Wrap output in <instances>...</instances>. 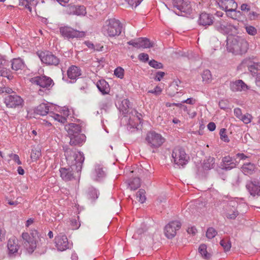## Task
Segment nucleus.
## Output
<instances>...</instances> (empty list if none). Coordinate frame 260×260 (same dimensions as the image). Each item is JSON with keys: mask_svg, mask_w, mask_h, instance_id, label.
<instances>
[{"mask_svg": "<svg viewBox=\"0 0 260 260\" xmlns=\"http://www.w3.org/2000/svg\"><path fill=\"white\" fill-rule=\"evenodd\" d=\"M63 149L67 160L72 165L68 168H60L59 172L62 180L68 181L74 179L76 176H80L85 157L83 152H76L75 149H71L67 146H63Z\"/></svg>", "mask_w": 260, "mask_h": 260, "instance_id": "nucleus-1", "label": "nucleus"}, {"mask_svg": "<svg viewBox=\"0 0 260 260\" xmlns=\"http://www.w3.org/2000/svg\"><path fill=\"white\" fill-rule=\"evenodd\" d=\"M226 48L233 53L243 54L247 51L248 43L244 39L237 36L227 40Z\"/></svg>", "mask_w": 260, "mask_h": 260, "instance_id": "nucleus-2", "label": "nucleus"}, {"mask_svg": "<svg viewBox=\"0 0 260 260\" xmlns=\"http://www.w3.org/2000/svg\"><path fill=\"white\" fill-rule=\"evenodd\" d=\"M122 24L119 20L111 18L107 20L102 27L103 34L108 37L119 36L122 31Z\"/></svg>", "mask_w": 260, "mask_h": 260, "instance_id": "nucleus-3", "label": "nucleus"}, {"mask_svg": "<svg viewBox=\"0 0 260 260\" xmlns=\"http://www.w3.org/2000/svg\"><path fill=\"white\" fill-rule=\"evenodd\" d=\"M22 244L29 254H32L37 248L38 232L36 230H31L30 233L23 232L21 234Z\"/></svg>", "mask_w": 260, "mask_h": 260, "instance_id": "nucleus-4", "label": "nucleus"}, {"mask_svg": "<svg viewBox=\"0 0 260 260\" xmlns=\"http://www.w3.org/2000/svg\"><path fill=\"white\" fill-rule=\"evenodd\" d=\"M172 161L178 166L182 167L188 163L189 159V156L184 149L180 146H177L174 148L172 153Z\"/></svg>", "mask_w": 260, "mask_h": 260, "instance_id": "nucleus-5", "label": "nucleus"}, {"mask_svg": "<svg viewBox=\"0 0 260 260\" xmlns=\"http://www.w3.org/2000/svg\"><path fill=\"white\" fill-rule=\"evenodd\" d=\"M59 32L62 37L68 40L82 38L85 36V31L78 30L69 26L60 27Z\"/></svg>", "mask_w": 260, "mask_h": 260, "instance_id": "nucleus-6", "label": "nucleus"}, {"mask_svg": "<svg viewBox=\"0 0 260 260\" xmlns=\"http://www.w3.org/2000/svg\"><path fill=\"white\" fill-rule=\"evenodd\" d=\"M145 140L151 148L156 149L162 145L165 139L160 134L150 131L147 134Z\"/></svg>", "mask_w": 260, "mask_h": 260, "instance_id": "nucleus-7", "label": "nucleus"}, {"mask_svg": "<svg viewBox=\"0 0 260 260\" xmlns=\"http://www.w3.org/2000/svg\"><path fill=\"white\" fill-rule=\"evenodd\" d=\"M215 29L221 34L227 35L232 32L234 30L238 29V26L234 25L223 20L216 21L214 24Z\"/></svg>", "mask_w": 260, "mask_h": 260, "instance_id": "nucleus-8", "label": "nucleus"}, {"mask_svg": "<svg viewBox=\"0 0 260 260\" xmlns=\"http://www.w3.org/2000/svg\"><path fill=\"white\" fill-rule=\"evenodd\" d=\"M31 82L34 84L39 85L40 87L46 90H50L54 85L53 80L46 76H36L31 79Z\"/></svg>", "mask_w": 260, "mask_h": 260, "instance_id": "nucleus-9", "label": "nucleus"}, {"mask_svg": "<svg viewBox=\"0 0 260 260\" xmlns=\"http://www.w3.org/2000/svg\"><path fill=\"white\" fill-rule=\"evenodd\" d=\"M241 66L248 68L252 76L255 77V81L260 77V63L254 62L250 58H245L242 61Z\"/></svg>", "mask_w": 260, "mask_h": 260, "instance_id": "nucleus-10", "label": "nucleus"}, {"mask_svg": "<svg viewBox=\"0 0 260 260\" xmlns=\"http://www.w3.org/2000/svg\"><path fill=\"white\" fill-rule=\"evenodd\" d=\"M41 61L47 66H57L60 62V59L51 52H41L39 54Z\"/></svg>", "mask_w": 260, "mask_h": 260, "instance_id": "nucleus-11", "label": "nucleus"}, {"mask_svg": "<svg viewBox=\"0 0 260 260\" xmlns=\"http://www.w3.org/2000/svg\"><path fill=\"white\" fill-rule=\"evenodd\" d=\"M8 255L11 258L19 256L21 254L19 252L20 245L17 239L15 237L10 238L7 243Z\"/></svg>", "mask_w": 260, "mask_h": 260, "instance_id": "nucleus-12", "label": "nucleus"}, {"mask_svg": "<svg viewBox=\"0 0 260 260\" xmlns=\"http://www.w3.org/2000/svg\"><path fill=\"white\" fill-rule=\"evenodd\" d=\"M181 226V222L178 220L170 221L165 227L164 232L165 236L169 239L174 238Z\"/></svg>", "mask_w": 260, "mask_h": 260, "instance_id": "nucleus-13", "label": "nucleus"}, {"mask_svg": "<svg viewBox=\"0 0 260 260\" xmlns=\"http://www.w3.org/2000/svg\"><path fill=\"white\" fill-rule=\"evenodd\" d=\"M173 6L176 8L181 13L190 14L192 9L190 2L188 0H172Z\"/></svg>", "mask_w": 260, "mask_h": 260, "instance_id": "nucleus-14", "label": "nucleus"}, {"mask_svg": "<svg viewBox=\"0 0 260 260\" xmlns=\"http://www.w3.org/2000/svg\"><path fill=\"white\" fill-rule=\"evenodd\" d=\"M4 102L7 107L16 108L22 105L23 100L20 96L14 93L7 95L4 99Z\"/></svg>", "mask_w": 260, "mask_h": 260, "instance_id": "nucleus-15", "label": "nucleus"}, {"mask_svg": "<svg viewBox=\"0 0 260 260\" xmlns=\"http://www.w3.org/2000/svg\"><path fill=\"white\" fill-rule=\"evenodd\" d=\"M65 13L70 15L85 16L86 8L84 6L69 4L65 6Z\"/></svg>", "mask_w": 260, "mask_h": 260, "instance_id": "nucleus-16", "label": "nucleus"}, {"mask_svg": "<svg viewBox=\"0 0 260 260\" xmlns=\"http://www.w3.org/2000/svg\"><path fill=\"white\" fill-rule=\"evenodd\" d=\"M55 245L57 249L63 251L72 247V243H70L66 235H59L55 237Z\"/></svg>", "mask_w": 260, "mask_h": 260, "instance_id": "nucleus-17", "label": "nucleus"}, {"mask_svg": "<svg viewBox=\"0 0 260 260\" xmlns=\"http://www.w3.org/2000/svg\"><path fill=\"white\" fill-rule=\"evenodd\" d=\"M127 44L137 48H149L152 47V44L149 39L146 38H139L132 40L128 41Z\"/></svg>", "mask_w": 260, "mask_h": 260, "instance_id": "nucleus-18", "label": "nucleus"}, {"mask_svg": "<svg viewBox=\"0 0 260 260\" xmlns=\"http://www.w3.org/2000/svg\"><path fill=\"white\" fill-rule=\"evenodd\" d=\"M236 166L235 159L228 155L222 157L220 167L223 170L230 171L236 168Z\"/></svg>", "mask_w": 260, "mask_h": 260, "instance_id": "nucleus-19", "label": "nucleus"}, {"mask_svg": "<svg viewBox=\"0 0 260 260\" xmlns=\"http://www.w3.org/2000/svg\"><path fill=\"white\" fill-rule=\"evenodd\" d=\"M246 188L251 196H260V181L254 180L247 183Z\"/></svg>", "mask_w": 260, "mask_h": 260, "instance_id": "nucleus-20", "label": "nucleus"}, {"mask_svg": "<svg viewBox=\"0 0 260 260\" xmlns=\"http://www.w3.org/2000/svg\"><path fill=\"white\" fill-rule=\"evenodd\" d=\"M214 19L213 15L203 12L200 14L198 22L200 25L207 27L213 24Z\"/></svg>", "mask_w": 260, "mask_h": 260, "instance_id": "nucleus-21", "label": "nucleus"}, {"mask_svg": "<svg viewBox=\"0 0 260 260\" xmlns=\"http://www.w3.org/2000/svg\"><path fill=\"white\" fill-rule=\"evenodd\" d=\"M230 87L233 92L246 91L248 89V86L242 80L231 81Z\"/></svg>", "mask_w": 260, "mask_h": 260, "instance_id": "nucleus-22", "label": "nucleus"}, {"mask_svg": "<svg viewBox=\"0 0 260 260\" xmlns=\"http://www.w3.org/2000/svg\"><path fill=\"white\" fill-rule=\"evenodd\" d=\"M54 106H48L47 104L42 103L34 109V113L37 115L45 116L47 114L50 115V112H51Z\"/></svg>", "mask_w": 260, "mask_h": 260, "instance_id": "nucleus-23", "label": "nucleus"}, {"mask_svg": "<svg viewBox=\"0 0 260 260\" xmlns=\"http://www.w3.org/2000/svg\"><path fill=\"white\" fill-rule=\"evenodd\" d=\"M67 75L69 79L74 80L73 82L71 81L70 82L74 83L81 75V70L80 68L72 65L68 69Z\"/></svg>", "mask_w": 260, "mask_h": 260, "instance_id": "nucleus-24", "label": "nucleus"}, {"mask_svg": "<svg viewBox=\"0 0 260 260\" xmlns=\"http://www.w3.org/2000/svg\"><path fill=\"white\" fill-rule=\"evenodd\" d=\"M70 144L74 146H81L85 142L86 136L82 132L71 137Z\"/></svg>", "mask_w": 260, "mask_h": 260, "instance_id": "nucleus-25", "label": "nucleus"}, {"mask_svg": "<svg viewBox=\"0 0 260 260\" xmlns=\"http://www.w3.org/2000/svg\"><path fill=\"white\" fill-rule=\"evenodd\" d=\"M65 128L69 138L82 132L81 126L79 124L74 123H71L66 125Z\"/></svg>", "mask_w": 260, "mask_h": 260, "instance_id": "nucleus-26", "label": "nucleus"}, {"mask_svg": "<svg viewBox=\"0 0 260 260\" xmlns=\"http://www.w3.org/2000/svg\"><path fill=\"white\" fill-rule=\"evenodd\" d=\"M218 4L222 10H227L229 8L237 9L238 4L235 0H219Z\"/></svg>", "mask_w": 260, "mask_h": 260, "instance_id": "nucleus-27", "label": "nucleus"}, {"mask_svg": "<svg viewBox=\"0 0 260 260\" xmlns=\"http://www.w3.org/2000/svg\"><path fill=\"white\" fill-rule=\"evenodd\" d=\"M257 168L254 164L248 162L244 164L241 168V171L245 175H251L254 174Z\"/></svg>", "mask_w": 260, "mask_h": 260, "instance_id": "nucleus-28", "label": "nucleus"}, {"mask_svg": "<svg viewBox=\"0 0 260 260\" xmlns=\"http://www.w3.org/2000/svg\"><path fill=\"white\" fill-rule=\"evenodd\" d=\"M129 104L130 102L128 100L123 99L120 102H118V103L116 104V106L119 111L125 116L128 112Z\"/></svg>", "mask_w": 260, "mask_h": 260, "instance_id": "nucleus-29", "label": "nucleus"}, {"mask_svg": "<svg viewBox=\"0 0 260 260\" xmlns=\"http://www.w3.org/2000/svg\"><path fill=\"white\" fill-rule=\"evenodd\" d=\"M100 195L99 191L93 186H90L86 191V196L88 200L94 202Z\"/></svg>", "mask_w": 260, "mask_h": 260, "instance_id": "nucleus-30", "label": "nucleus"}, {"mask_svg": "<svg viewBox=\"0 0 260 260\" xmlns=\"http://www.w3.org/2000/svg\"><path fill=\"white\" fill-rule=\"evenodd\" d=\"M96 87L103 94H108L110 91L109 84L104 79L97 82Z\"/></svg>", "mask_w": 260, "mask_h": 260, "instance_id": "nucleus-31", "label": "nucleus"}, {"mask_svg": "<svg viewBox=\"0 0 260 260\" xmlns=\"http://www.w3.org/2000/svg\"><path fill=\"white\" fill-rule=\"evenodd\" d=\"M12 69L16 71L22 70L24 67L23 61L20 58H14L12 60Z\"/></svg>", "mask_w": 260, "mask_h": 260, "instance_id": "nucleus-32", "label": "nucleus"}, {"mask_svg": "<svg viewBox=\"0 0 260 260\" xmlns=\"http://www.w3.org/2000/svg\"><path fill=\"white\" fill-rule=\"evenodd\" d=\"M215 164V158L213 157H209L208 159L204 160L203 164V168L205 170H210L212 168Z\"/></svg>", "mask_w": 260, "mask_h": 260, "instance_id": "nucleus-33", "label": "nucleus"}, {"mask_svg": "<svg viewBox=\"0 0 260 260\" xmlns=\"http://www.w3.org/2000/svg\"><path fill=\"white\" fill-rule=\"evenodd\" d=\"M94 173L98 178H102L106 176L105 171L103 167L100 165H96L95 166Z\"/></svg>", "mask_w": 260, "mask_h": 260, "instance_id": "nucleus-34", "label": "nucleus"}, {"mask_svg": "<svg viewBox=\"0 0 260 260\" xmlns=\"http://www.w3.org/2000/svg\"><path fill=\"white\" fill-rule=\"evenodd\" d=\"M141 185L140 179L139 178H134L129 183L131 190H135Z\"/></svg>", "mask_w": 260, "mask_h": 260, "instance_id": "nucleus-35", "label": "nucleus"}, {"mask_svg": "<svg viewBox=\"0 0 260 260\" xmlns=\"http://www.w3.org/2000/svg\"><path fill=\"white\" fill-rule=\"evenodd\" d=\"M111 106L110 101L107 99H104L101 101L99 103V107L101 110H104L107 111Z\"/></svg>", "mask_w": 260, "mask_h": 260, "instance_id": "nucleus-36", "label": "nucleus"}, {"mask_svg": "<svg viewBox=\"0 0 260 260\" xmlns=\"http://www.w3.org/2000/svg\"><path fill=\"white\" fill-rule=\"evenodd\" d=\"M146 192L144 189H140L136 193V197L138 200L141 203H143L145 202L146 198L145 196Z\"/></svg>", "mask_w": 260, "mask_h": 260, "instance_id": "nucleus-37", "label": "nucleus"}, {"mask_svg": "<svg viewBox=\"0 0 260 260\" xmlns=\"http://www.w3.org/2000/svg\"><path fill=\"white\" fill-rule=\"evenodd\" d=\"M49 116L53 118L55 120H56L62 123H65L67 121V119L64 117L59 114L54 113L52 112V111L50 112Z\"/></svg>", "mask_w": 260, "mask_h": 260, "instance_id": "nucleus-38", "label": "nucleus"}, {"mask_svg": "<svg viewBox=\"0 0 260 260\" xmlns=\"http://www.w3.org/2000/svg\"><path fill=\"white\" fill-rule=\"evenodd\" d=\"M203 81L208 83L211 81L212 75L209 70H204L202 73Z\"/></svg>", "mask_w": 260, "mask_h": 260, "instance_id": "nucleus-39", "label": "nucleus"}, {"mask_svg": "<svg viewBox=\"0 0 260 260\" xmlns=\"http://www.w3.org/2000/svg\"><path fill=\"white\" fill-rule=\"evenodd\" d=\"M207 246L205 244H202L200 246L199 251L201 254L206 259H209L210 255L207 251Z\"/></svg>", "mask_w": 260, "mask_h": 260, "instance_id": "nucleus-40", "label": "nucleus"}, {"mask_svg": "<svg viewBox=\"0 0 260 260\" xmlns=\"http://www.w3.org/2000/svg\"><path fill=\"white\" fill-rule=\"evenodd\" d=\"M217 234V232L214 228L210 227L207 229L206 232V237L207 238L211 239L215 237Z\"/></svg>", "mask_w": 260, "mask_h": 260, "instance_id": "nucleus-41", "label": "nucleus"}, {"mask_svg": "<svg viewBox=\"0 0 260 260\" xmlns=\"http://www.w3.org/2000/svg\"><path fill=\"white\" fill-rule=\"evenodd\" d=\"M219 136L220 139L224 142L228 143L230 142V139L226 135V129L224 128H222L220 129L219 132Z\"/></svg>", "mask_w": 260, "mask_h": 260, "instance_id": "nucleus-42", "label": "nucleus"}, {"mask_svg": "<svg viewBox=\"0 0 260 260\" xmlns=\"http://www.w3.org/2000/svg\"><path fill=\"white\" fill-rule=\"evenodd\" d=\"M41 155V151L37 149H32L31 150L30 157L32 161L37 160Z\"/></svg>", "mask_w": 260, "mask_h": 260, "instance_id": "nucleus-43", "label": "nucleus"}, {"mask_svg": "<svg viewBox=\"0 0 260 260\" xmlns=\"http://www.w3.org/2000/svg\"><path fill=\"white\" fill-rule=\"evenodd\" d=\"M220 245L223 248L225 251H228L231 248V243L228 240L222 239L220 241Z\"/></svg>", "mask_w": 260, "mask_h": 260, "instance_id": "nucleus-44", "label": "nucleus"}, {"mask_svg": "<svg viewBox=\"0 0 260 260\" xmlns=\"http://www.w3.org/2000/svg\"><path fill=\"white\" fill-rule=\"evenodd\" d=\"M245 28L246 31L248 35L251 36H255L257 34V29L255 27L250 25H245Z\"/></svg>", "mask_w": 260, "mask_h": 260, "instance_id": "nucleus-45", "label": "nucleus"}, {"mask_svg": "<svg viewBox=\"0 0 260 260\" xmlns=\"http://www.w3.org/2000/svg\"><path fill=\"white\" fill-rule=\"evenodd\" d=\"M149 65L154 69H160L163 68V65L161 63L157 61L154 59H152L148 62Z\"/></svg>", "mask_w": 260, "mask_h": 260, "instance_id": "nucleus-46", "label": "nucleus"}, {"mask_svg": "<svg viewBox=\"0 0 260 260\" xmlns=\"http://www.w3.org/2000/svg\"><path fill=\"white\" fill-rule=\"evenodd\" d=\"M114 74L118 78L122 79L124 76V70L121 67H118L115 69Z\"/></svg>", "mask_w": 260, "mask_h": 260, "instance_id": "nucleus-47", "label": "nucleus"}, {"mask_svg": "<svg viewBox=\"0 0 260 260\" xmlns=\"http://www.w3.org/2000/svg\"><path fill=\"white\" fill-rule=\"evenodd\" d=\"M252 117L250 114L246 113V114L242 115L240 119L242 120L244 123L248 124L251 122Z\"/></svg>", "mask_w": 260, "mask_h": 260, "instance_id": "nucleus-48", "label": "nucleus"}, {"mask_svg": "<svg viewBox=\"0 0 260 260\" xmlns=\"http://www.w3.org/2000/svg\"><path fill=\"white\" fill-rule=\"evenodd\" d=\"M223 10L226 12V15L230 18L234 19L235 17L236 16L235 14L234 13L236 11V9H234V8H230L227 9V10Z\"/></svg>", "mask_w": 260, "mask_h": 260, "instance_id": "nucleus-49", "label": "nucleus"}, {"mask_svg": "<svg viewBox=\"0 0 260 260\" xmlns=\"http://www.w3.org/2000/svg\"><path fill=\"white\" fill-rule=\"evenodd\" d=\"M143 0H125L127 3L132 7H137L139 6Z\"/></svg>", "mask_w": 260, "mask_h": 260, "instance_id": "nucleus-50", "label": "nucleus"}, {"mask_svg": "<svg viewBox=\"0 0 260 260\" xmlns=\"http://www.w3.org/2000/svg\"><path fill=\"white\" fill-rule=\"evenodd\" d=\"M139 59L144 62H146L149 60V55L147 53H142L138 56Z\"/></svg>", "mask_w": 260, "mask_h": 260, "instance_id": "nucleus-51", "label": "nucleus"}, {"mask_svg": "<svg viewBox=\"0 0 260 260\" xmlns=\"http://www.w3.org/2000/svg\"><path fill=\"white\" fill-rule=\"evenodd\" d=\"M239 215V212L237 210H234L232 213H227L226 217L231 219H235Z\"/></svg>", "mask_w": 260, "mask_h": 260, "instance_id": "nucleus-52", "label": "nucleus"}, {"mask_svg": "<svg viewBox=\"0 0 260 260\" xmlns=\"http://www.w3.org/2000/svg\"><path fill=\"white\" fill-rule=\"evenodd\" d=\"M162 91L161 88L158 86L155 87L152 90H150L148 91V93H153L156 95H159Z\"/></svg>", "mask_w": 260, "mask_h": 260, "instance_id": "nucleus-53", "label": "nucleus"}, {"mask_svg": "<svg viewBox=\"0 0 260 260\" xmlns=\"http://www.w3.org/2000/svg\"><path fill=\"white\" fill-rule=\"evenodd\" d=\"M8 61L6 60L5 56L0 54V69H4V67L7 66Z\"/></svg>", "mask_w": 260, "mask_h": 260, "instance_id": "nucleus-54", "label": "nucleus"}, {"mask_svg": "<svg viewBox=\"0 0 260 260\" xmlns=\"http://www.w3.org/2000/svg\"><path fill=\"white\" fill-rule=\"evenodd\" d=\"M165 75V73L164 72H161V71H158L156 73V76L154 78L155 80L157 81H160L161 80V79L164 77Z\"/></svg>", "mask_w": 260, "mask_h": 260, "instance_id": "nucleus-55", "label": "nucleus"}, {"mask_svg": "<svg viewBox=\"0 0 260 260\" xmlns=\"http://www.w3.org/2000/svg\"><path fill=\"white\" fill-rule=\"evenodd\" d=\"M71 224L73 229H78L80 226V223L76 219H73L71 221Z\"/></svg>", "mask_w": 260, "mask_h": 260, "instance_id": "nucleus-56", "label": "nucleus"}, {"mask_svg": "<svg viewBox=\"0 0 260 260\" xmlns=\"http://www.w3.org/2000/svg\"><path fill=\"white\" fill-rule=\"evenodd\" d=\"M234 113L235 116L239 119H240L242 116L241 110L239 108H235L234 110Z\"/></svg>", "mask_w": 260, "mask_h": 260, "instance_id": "nucleus-57", "label": "nucleus"}, {"mask_svg": "<svg viewBox=\"0 0 260 260\" xmlns=\"http://www.w3.org/2000/svg\"><path fill=\"white\" fill-rule=\"evenodd\" d=\"M219 106L222 109H225L228 108V105L227 101L225 100H221L219 102Z\"/></svg>", "mask_w": 260, "mask_h": 260, "instance_id": "nucleus-58", "label": "nucleus"}, {"mask_svg": "<svg viewBox=\"0 0 260 260\" xmlns=\"http://www.w3.org/2000/svg\"><path fill=\"white\" fill-rule=\"evenodd\" d=\"M196 100L192 98H189L185 100L182 101V103H186L190 105H193L196 103Z\"/></svg>", "mask_w": 260, "mask_h": 260, "instance_id": "nucleus-59", "label": "nucleus"}, {"mask_svg": "<svg viewBox=\"0 0 260 260\" xmlns=\"http://www.w3.org/2000/svg\"><path fill=\"white\" fill-rule=\"evenodd\" d=\"M240 9L242 11L248 12L250 10V7L247 4H243L240 7Z\"/></svg>", "mask_w": 260, "mask_h": 260, "instance_id": "nucleus-60", "label": "nucleus"}, {"mask_svg": "<svg viewBox=\"0 0 260 260\" xmlns=\"http://www.w3.org/2000/svg\"><path fill=\"white\" fill-rule=\"evenodd\" d=\"M207 128L211 132L214 131L216 128V124L213 122H210L207 125Z\"/></svg>", "mask_w": 260, "mask_h": 260, "instance_id": "nucleus-61", "label": "nucleus"}, {"mask_svg": "<svg viewBox=\"0 0 260 260\" xmlns=\"http://www.w3.org/2000/svg\"><path fill=\"white\" fill-rule=\"evenodd\" d=\"M197 232L196 228L194 226H191L190 228H188L187 230V232L189 234H191L192 235H194Z\"/></svg>", "mask_w": 260, "mask_h": 260, "instance_id": "nucleus-62", "label": "nucleus"}, {"mask_svg": "<svg viewBox=\"0 0 260 260\" xmlns=\"http://www.w3.org/2000/svg\"><path fill=\"white\" fill-rule=\"evenodd\" d=\"M0 92L3 93L6 92L7 93L10 94L13 92L12 89L11 88L5 87L1 89H0Z\"/></svg>", "mask_w": 260, "mask_h": 260, "instance_id": "nucleus-63", "label": "nucleus"}, {"mask_svg": "<svg viewBox=\"0 0 260 260\" xmlns=\"http://www.w3.org/2000/svg\"><path fill=\"white\" fill-rule=\"evenodd\" d=\"M12 159L16 162L18 165H21L22 162L20 160L19 157L17 154H15V156H13Z\"/></svg>", "mask_w": 260, "mask_h": 260, "instance_id": "nucleus-64", "label": "nucleus"}]
</instances>
